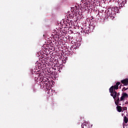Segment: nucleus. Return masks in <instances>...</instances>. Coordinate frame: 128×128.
<instances>
[{"label": "nucleus", "instance_id": "obj_1", "mask_svg": "<svg viewBox=\"0 0 128 128\" xmlns=\"http://www.w3.org/2000/svg\"><path fill=\"white\" fill-rule=\"evenodd\" d=\"M109 90L110 92V96H113V98H114V100H116V96L118 94V92H116V90H114V86H112L110 88Z\"/></svg>", "mask_w": 128, "mask_h": 128}, {"label": "nucleus", "instance_id": "obj_2", "mask_svg": "<svg viewBox=\"0 0 128 128\" xmlns=\"http://www.w3.org/2000/svg\"><path fill=\"white\" fill-rule=\"evenodd\" d=\"M41 82L44 84H46L48 82V78H46V77L44 76L40 79Z\"/></svg>", "mask_w": 128, "mask_h": 128}, {"label": "nucleus", "instance_id": "obj_3", "mask_svg": "<svg viewBox=\"0 0 128 128\" xmlns=\"http://www.w3.org/2000/svg\"><path fill=\"white\" fill-rule=\"evenodd\" d=\"M128 94L126 93H122V96L120 98V102H122V100H124V98H128Z\"/></svg>", "mask_w": 128, "mask_h": 128}, {"label": "nucleus", "instance_id": "obj_4", "mask_svg": "<svg viewBox=\"0 0 128 128\" xmlns=\"http://www.w3.org/2000/svg\"><path fill=\"white\" fill-rule=\"evenodd\" d=\"M52 70H54V67H50V68H47L46 70L48 74H54V71H52Z\"/></svg>", "mask_w": 128, "mask_h": 128}, {"label": "nucleus", "instance_id": "obj_5", "mask_svg": "<svg viewBox=\"0 0 128 128\" xmlns=\"http://www.w3.org/2000/svg\"><path fill=\"white\" fill-rule=\"evenodd\" d=\"M46 69H45L44 70H42V71L40 74V76H46Z\"/></svg>", "mask_w": 128, "mask_h": 128}, {"label": "nucleus", "instance_id": "obj_6", "mask_svg": "<svg viewBox=\"0 0 128 128\" xmlns=\"http://www.w3.org/2000/svg\"><path fill=\"white\" fill-rule=\"evenodd\" d=\"M122 84H124V86H128V78H126L121 80Z\"/></svg>", "mask_w": 128, "mask_h": 128}, {"label": "nucleus", "instance_id": "obj_7", "mask_svg": "<svg viewBox=\"0 0 128 128\" xmlns=\"http://www.w3.org/2000/svg\"><path fill=\"white\" fill-rule=\"evenodd\" d=\"M120 82H117L116 84L113 86L114 90H118V86H120Z\"/></svg>", "mask_w": 128, "mask_h": 128}, {"label": "nucleus", "instance_id": "obj_8", "mask_svg": "<svg viewBox=\"0 0 128 128\" xmlns=\"http://www.w3.org/2000/svg\"><path fill=\"white\" fill-rule=\"evenodd\" d=\"M116 108L118 112H122V108L120 106H117Z\"/></svg>", "mask_w": 128, "mask_h": 128}, {"label": "nucleus", "instance_id": "obj_9", "mask_svg": "<svg viewBox=\"0 0 128 128\" xmlns=\"http://www.w3.org/2000/svg\"><path fill=\"white\" fill-rule=\"evenodd\" d=\"M60 66H56L54 65V68H53V70H57L58 72H60Z\"/></svg>", "mask_w": 128, "mask_h": 128}, {"label": "nucleus", "instance_id": "obj_10", "mask_svg": "<svg viewBox=\"0 0 128 128\" xmlns=\"http://www.w3.org/2000/svg\"><path fill=\"white\" fill-rule=\"evenodd\" d=\"M120 98H118L117 99V100L115 102V104H116V106H121L122 104H120Z\"/></svg>", "mask_w": 128, "mask_h": 128}, {"label": "nucleus", "instance_id": "obj_11", "mask_svg": "<svg viewBox=\"0 0 128 128\" xmlns=\"http://www.w3.org/2000/svg\"><path fill=\"white\" fill-rule=\"evenodd\" d=\"M128 118H126V116H124V122H125V124H128Z\"/></svg>", "mask_w": 128, "mask_h": 128}, {"label": "nucleus", "instance_id": "obj_12", "mask_svg": "<svg viewBox=\"0 0 128 128\" xmlns=\"http://www.w3.org/2000/svg\"><path fill=\"white\" fill-rule=\"evenodd\" d=\"M71 24L70 22H67L66 23V26H68V28H70Z\"/></svg>", "mask_w": 128, "mask_h": 128}, {"label": "nucleus", "instance_id": "obj_13", "mask_svg": "<svg viewBox=\"0 0 128 128\" xmlns=\"http://www.w3.org/2000/svg\"><path fill=\"white\" fill-rule=\"evenodd\" d=\"M82 128H86V123L82 124Z\"/></svg>", "mask_w": 128, "mask_h": 128}, {"label": "nucleus", "instance_id": "obj_14", "mask_svg": "<svg viewBox=\"0 0 128 128\" xmlns=\"http://www.w3.org/2000/svg\"><path fill=\"white\" fill-rule=\"evenodd\" d=\"M48 66H50V68H52V62H50V63L48 64Z\"/></svg>", "mask_w": 128, "mask_h": 128}, {"label": "nucleus", "instance_id": "obj_15", "mask_svg": "<svg viewBox=\"0 0 128 128\" xmlns=\"http://www.w3.org/2000/svg\"><path fill=\"white\" fill-rule=\"evenodd\" d=\"M128 90V88H126L124 87L122 89V92H124V90Z\"/></svg>", "mask_w": 128, "mask_h": 128}, {"label": "nucleus", "instance_id": "obj_16", "mask_svg": "<svg viewBox=\"0 0 128 128\" xmlns=\"http://www.w3.org/2000/svg\"><path fill=\"white\" fill-rule=\"evenodd\" d=\"M123 110H128V108L126 107H123L122 108Z\"/></svg>", "mask_w": 128, "mask_h": 128}, {"label": "nucleus", "instance_id": "obj_17", "mask_svg": "<svg viewBox=\"0 0 128 128\" xmlns=\"http://www.w3.org/2000/svg\"><path fill=\"white\" fill-rule=\"evenodd\" d=\"M69 16L70 18H74V16H72L71 14H69Z\"/></svg>", "mask_w": 128, "mask_h": 128}, {"label": "nucleus", "instance_id": "obj_18", "mask_svg": "<svg viewBox=\"0 0 128 128\" xmlns=\"http://www.w3.org/2000/svg\"><path fill=\"white\" fill-rule=\"evenodd\" d=\"M33 90H34V92H36V89L34 88V89H33Z\"/></svg>", "mask_w": 128, "mask_h": 128}, {"label": "nucleus", "instance_id": "obj_19", "mask_svg": "<svg viewBox=\"0 0 128 128\" xmlns=\"http://www.w3.org/2000/svg\"><path fill=\"white\" fill-rule=\"evenodd\" d=\"M86 4H88V2H86V3H85Z\"/></svg>", "mask_w": 128, "mask_h": 128}, {"label": "nucleus", "instance_id": "obj_20", "mask_svg": "<svg viewBox=\"0 0 128 128\" xmlns=\"http://www.w3.org/2000/svg\"><path fill=\"white\" fill-rule=\"evenodd\" d=\"M122 86V85H120V88H121V87Z\"/></svg>", "mask_w": 128, "mask_h": 128}, {"label": "nucleus", "instance_id": "obj_21", "mask_svg": "<svg viewBox=\"0 0 128 128\" xmlns=\"http://www.w3.org/2000/svg\"><path fill=\"white\" fill-rule=\"evenodd\" d=\"M86 8L88 9V6L86 7Z\"/></svg>", "mask_w": 128, "mask_h": 128}, {"label": "nucleus", "instance_id": "obj_22", "mask_svg": "<svg viewBox=\"0 0 128 128\" xmlns=\"http://www.w3.org/2000/svg\"><path fill=\"white\" fill-rule=\"evenodd\" d=\"M118 98H120L118 97Z\"/></svg>", "mask_w": 128, "mask_h": 128}, {"label": "nucleus", "instance_id": "obj_23", "mask_svg": "<svg viewBox=\"0 0 128 128\" xmlns=\"http://www.w3.org/2000/svg\"><path fill=\"white\" fill-rule=\"evenodd\" d=\"M118 94H120V93H118Z\"/></svg>", "mask_w": 128, "mask_h": 128}]
</instances>
